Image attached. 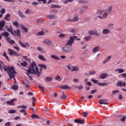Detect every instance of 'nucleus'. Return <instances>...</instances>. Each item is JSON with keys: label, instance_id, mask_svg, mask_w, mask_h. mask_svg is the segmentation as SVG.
Masks as SVG:
<instances>
[{"label": "nucleus", "instance_id": "f257e3e1", "mask_svg": "<svg viewBox=\"0 0 126 126\" xmlns=\"http://www.w3.org/2000/svg\"><path fill=\"white\" fill-rule=\"evenodd\" d=\"M2 68L4 71L7 72L8 76L12 79L14 78V80H15V74H16V71L14 70V68L13 66H6L4 65L3 62H0V69H1V71H2Z\"/></svg>", "mask_w": 126, "mask_h": 126}, {"label": "nucleus", "instance_id": "a211bd4d", "mask_svg": "<svg viewBox=\"0 0 126 126\" xmlns=\"http://www.w3.org/2000/svg\"><path fill=\"white\" fill-rule=\"evenodd\" d=\"M107 76H108V74L107 73H104L100 74L99 77L101 79H105Z\"/></svg>", "mask_w": 126, "mask_h": 126}, {"label": "nucleus", "instance_id": "0eeeda50", "mask_svg": "<svg viewBox=\"0 0 126 126\" xmlns=\"http://www.w3.org/2000/svg\"><path fill=\"white\" fill-rule=\"evenodd\" d=\"M62 50L63 52L67 53L68 52H71V51H72V48L68 46H64L63 47Z\"/></svg>", "mask_w": 126, "mask_h": 126}, {"label": "nucleus", "instance_id": "13d9d810", "mask_svg": "<svg viewBox=\"0 0 126 126\" xmlns=\"http://www.w3.org/2000/svg\"><path fill=\"white\" fill-rule=\"evenodd\" d=\"M120 92V91L119 90H114L112 92V94H115L116 93H119Z\"/></svg>", "mask_w": 126, "mask_h": 126}, {"label": "nucleus", "instance_id": "f03ea898", "mask_svg": "<svg viewBox=\"0 0 126 126\" xmlns=\"http://www.w3.org/2000/svg\"><path fill=\"white\" fill-rule=\"evenodd\" d=\"M113 10V6L110 5L106 9L98 10L96 13V15L99 19H106L108 17L109 14L112 12Z\"/></svg>", "mask_w": 126, "mask_h": 126}, {"label": "nucleus", "instance_id": "4d7b16f0", "mask_svg": "<svg viewBox=\"0 0 126 126\" xmlns=\"http://www.w3.org/2000/svg\"><path fill=\"white\" fill-rule=\"evenodd\" d=\"M36 49L37 51H39L40 52H42V51H43V49L39 46L36 47Z\"/></svg>", "mask_w": 126, "mask_h": 126}, {"label": "nucleus", "instance_id": "e433bc0d", "mask_svg": "<svg viewBox=\"0 0 126 126\" xmlns=\"http://www.w3.org/2000/svg\"><path fill=\"white\" fill-rule=\"evenodd\" d=\"M78 21V16L76 15L73 19V22H77Z\"/></svg>", "mask_w": 126, "mask_h": 126}, {"label": "nucleus", "instance_id": "a19ab883", "mask_svg": "<svg viewBox=\"0 0 126 126\" xmlns=\"http://www.w3.org/2000/svg\"><path fill=\"white\" fill-rule=\"evenodd\" d=\"M32 106L34 107L36 105V98L32 97Z\"/></svg>", "mask_w": 126, "mask_h": 126}, {"label": "nucleus", "instance_id": "72a5a7b5", "mask_svg": "<svg viewBox=\"0 0 126 126\" xmlns=\"http://www.w3.org/2000/svg\"><path fill=\"white\" fill-rule=\"evenodd\" d=\"M12 24L14 26H15V27H18L19 26V23H18V22H17V21L13 22Z\"/></svg>", "mask_w": 126, "mask_h": 126}, {"label": "nucleus", "instance_id": "6ab92c4d", "mask_svg": "<svg viewBox=\"0 0 126 126\" xmlns=\"http://www.w3.org/2000/svg\"><path fill=\"white\" fill-rule=\"evenodd\" d=\"M18 14L19 16H20V17H21V18H26V16L23 14L21 11H18Z\"/></svg>", "mask_w": 126, "mask_h": 126}, {"label": "nucleus", "instance_id": "09e8293b", "mask_svg": "<svg viewBox=\"0 0 126 126\" xmlns=\"http://www.w3.org/2000/svg\"><path fill=\"white\" fill-rule=\"evenodd\" d=\"M114 24H109L108 25V28H109V29H111L113 28V27H114Z\"/></svg>", "mask_w": 126, "mask_h": 126}, {"label": "nucleus", "instance_id": "aec40b11", "mask_svg": "<svg viewBox=\"0 0 126 126\" xmlns=\"http://www.w3.org/2000/svg\"><path fill=\"white\" fill-rule=\"evenodd\" d=\"M9 17H10V14L8 13L5 15L4 20H5L6 21H10V20L8 19Z\"/></svg>", "mask_w": 126, "mask_h": 126}, {"label": "nucleus", "instance_id": "c9c22d12", "mask_svg": "<svg viewBox=\"0 0 126 126\" xmlns=\"http://www.w3.org/2000/svg\"><path fill=\"white\" fill-rule=\"evenodd\" d=\"M27 62L26 61H24L23 63H21V65H22V66H27Z\"/></svg>", "mask_w": 126, "mask_h": 126}, {"label": "nucleus", "instance_id": "4be33fe9", "mask_svg": "<svg viewBox=\"0 0 126 126\" xmlns=\"http://www.w3.org/2000/svg\"><path fill=\"white\" fill-rule=\"evenodd\" d=\"M44 43L46 44L47 45H52V41L51 40H49L48 39H45L44 41Z\"/></svg>", "mask_w": 126, "mask_h": 126}, {"label": "nucleus", "instance_id": "7ed1b4c3", "mask_svg": "<svg viewBox=\"0 0 126 126\" xmlns=\"http://www.w3.org/2000/svg\"><path fill=\"white\" fill-rule=\"evenodd\" d=\"M27 71L28 72V73H27V75L32 73V74H36L39 77L41 74V72H39V69L36 64V62L34 61H32V62L31 63V66L29 67V69L27 70Z\"/></svg>", "mask_w": 126, "mask_h": 126}, {"label": "nucleus", "instance_id": "dca6fc26", "mask_svg": "<svg viewBox=\"0 0 126 126\" xmlns=\"http://www.w3.org/2000/svg\"><path fill=\"white\" fill-rule=\"evenodd\" d=\"M60 88H61V89H63L64 90H65L66 89H71V88H70V87H69L67 85H62L60 87Z\"/></svg>", "mask_w": 126, "mask_h": 126}, {"label": "nucleus", "instance_id": "6e6d98bb", "mask_svg": "<svg viewBox=\"0 0 126 126\" xmlns=\"http://www.w3.org/2000/svg\"><path fill=\"white\" fill-rule=\"evenodd\" d=\"M14 49H15V50L17 52H19L20 51L19 47H18V46H14Z\"/></svg>", "mask_w": 126, "mask_h": 126}, {"label": "nucleus", "instance_id": "473e14b6", "mask_svg": "<svg viewBox=\"0 0 126 126\" xmlns=\"http://www.w3.org/2000/svg\"><path fill=\"white\" fill-rule=\"evenodd\" d=\"M99 86H108V84L106 83H98Z\"/></svg>", "mask_w": 126, "mask_h": 126}, {"label": "nucleus", "instance_id": "393cba45", "mask_svg": "<svg viewBox=\"0 0 126 126\" xmlns=\"http://www.w3.org/2000/svg\"><path fill=\"white\" fill-rule=\"evenodd\" d=\"M50 57L51 58V59H54V60H61V58H60V57L54 55H51L50 56Z\"/></svg>", "mask_w": 126, "mask_h": 126}, {"label": "nucleus", "instance_id": "ddd939ff", "mask_svg": "<svg viewBox=\"0 0 126 126\" xmlns=\"http://www.w3.org/2000/svg\"><path fill=\"white\" fill-rule=\"evenodd\" d=\"M48 19H56L57 18V16L55 15H48L46 16Z\"/></svg>", "mask_w": 126, "mask_h": 126}, {"label": "nucleus", "instance_id": "37998d69", "mask_svg": "<svg viewBox=\"0 0 126 126\" xmlns=\"http://www.w3.org/2000/svg\"><path fill=\"white\" fill-rule=\"evenodd\" d=\"M8 113L9 114H14V113H16V110L13 109V110H10Z\"/></svg>", "mask_w": 126, "mask_h": 126}, {"label": "nucleus", "instance_id": "2eb2a0df", "mask_svg": "<svg viewBox=\"0 0 126 126\" xmlns=\"http://www.w3.org/2000/svg\"><path fill=\"white\" fill-rule=\"evenodd\" d=\"M14 101H16V99L15 98H13L12 100H11L10 101H7V104L8 105H9V106H14L15 104H14V103H13V102H14Z\"/></svg>", "mask_w": 126, "mask_h": 126}, {"label": "nucleus", "instance_id": "052dcab7", "mask_svg": "<svg viewBox=\"0 0 126 126\" xmlns=\"http://www.w3.org/2000/svg\"><path fill=\"white\" fill-rule=\"evenodd\" d=\"M111 59H112V56H108V57H107L105 59V60H106L107 62H108V61H110V60H111Z\"/></svg>", "mask_w": 126, "mask_h": 126}, {"label": "nucleus", "instance_id": "6e6552de", "mask_svg": "<svg viewBox=\"0 0 126 126\" xmlns=\"http://www.w3.org/2000/svg\"><path fill=\"white\" fill-rule=\"evenodd\" d=\"M19 44L22 47V48H27V47H30V44H29L28 42L25 43V45L24 44L22 43V42H21L20 40H19Z\"/></svg>", "mask_w": 126, "mask_h": 126}, {"label": "nucleus", "instance_id": "c85d7f7f", "mask_svg": "<svg viewBox=\"0 0 126 126\" xmlns=\"http://www.w3.org/2000/svg\"><path fill=\"white\" fill-rule=\"evenodd\" d=\"M11 89L13 90H17V89H18V86L16 85H13L12 86H11Z\"/></svg>", "mask_w": 126, "mask_h": 126}, {"label": "nucleus", "instance_id": "ea45409f", "mask_svg": "<svg viewBox=\"0 0 126 126\" xmlns=\"http://www.w3.org/2000/svg\"><path fill=\"white\" fill-rule=\"evenodd\" d=\"M73 1V0H65L63 1L64 4H66L68 3V2H72Z\"/></svg>", "mask_w": 126, "mask_h": 126}, {"label": "nucleus", "instance_id": "4c0bfd02", "mask_svg": "<svg viewBox=\"0 0 126 126\" xmlns=\"http://www.w3.org/2000/svg\"><path fill=\"white\" fill-rule=\"evenodd\" d=\"M44 35H45V32H43V31L38 32L37 33V36H44Z\"/></svg>", "mask_w": 126, "mask_h": 126}, {"label": "nucleus", "instance_id": "1a4fd4ad", "mask_svg": "<svg viewBox=\"0 0 126 126\" xmlns=\"http://www.w3.org/2000/svg\"><path fill=\"white\" fill-rule=\"evenodd\" d=\"M102 34L103 35H109V34H111V30L108 29H104L102 31Z\"/></svg>", "mask_w": 126, "mask_h": 126}, {"label": "nucleus", "instance_id": "de8ad7c7", "mask_svg": "<svg viewBox=\"0 0 126 126\" xmlns=\"http://www.w3.org/2000/svg\"><path fill=\"white\" fill-rule=\"evenodd\" d=\"M25 13L26 14H30V13H31V10H30L29 9H27L26 11L25 12Z\"/></svg>", "mask_w": 126, "mask_h": 126}, {"label": "nucleus", "instance_id": "603ef678", "mask_svg": "<svg viewBox=\"0 0 126 126\" xmlns=\"http://www.w3.org/2000/svg\"><path fill=\"white\" fill-rule=\"evenodd\" d=\"M91 81L92 82H93V83H94V84H97V83H98V80H96V79H91Z\"/></svg>", "mask_w": 126, "mask_h": 126}, {"label": "nucleus", "instance_id": "3c124183", "mask_svg": "<svg viewBox=\"0 0 126 126\" xmlns=\"http://www.w3.org/2000/svg\"><path fill=\"white\" fill-rule=\"evenodd\" d=\"M18 108H19L20 109H27V106L22 105L18 106Z\"/></svg>", "mask_w": 126, "mask_h": 126}, {"label": "nucleus", "instance_id": "5fc2aeb1", "mask_svg": "<svg viewBox=\"0 0 126 126\" xmlns=\"http://www.w3.org/2000/svg\"><path fill=\"white\" fill-rule=\"evenodd\" d=\"M23 58L26 60V61H28V62H30V59H28V57L27 56H23Z\"/></svg>", "mask_w": 126, "mask_h": 126}, {"label": "nucleus", "instance_id": "2f4dec72", "mask_svg": "<svg viewBox=\"0 0 126 126\" xmlns=\"http://www.w3.org/2000/svg\"><path fill=\"white\" fill-rule=\"evenodd\" d=\"M31 118L32 119H40V117L36 114H32L31 115Z\"/></svg>", "mask_w": 126, "mask_h": 126}, {"label": "nucleus", "instance_id": "79ce46f5", "mask_svg": "<svg viewBox=\"0 0 126 126\" xmlns=\"http://www.w3.org/2000/svg\"><path fill=\"white\" fill-rule=\"evenodd\" d=\"M66 35L63 33H61L59 35V38H64V37H66Z\"/></svg>", "mask_w": 126, "mask_h": 126}, {"label": "nucleus", "instance_id": "423d86ee", "mask_svg": "<svg viewBox=\"0 0 126 126\" xmlns=\"http://www.w3.org/2000/svg\"><path fill=\"white\" fill-rule=\"evenodd\" d=\"M12 35L14 36V37L17 36V37L20 38L21 37V32H20V30H14L13 31V32H12Z\"/></svg>", "mask_w": 126, "mask_h": 126}, {"label": "nucleus", "instance_id": "cd10ccee", "mask_svg": "<svg viewBox=\"0 0 126 126\" xmlns=\"http://www.w3.org/2000/svg\"><path fill=\"white\" fill-rule=\"evenodd\" d=\"M60 98L62 100L63 99H66V95L64 94V92H62V95L60 96Z\"/></svg>", "mask_w": 126, "mask_h": 126}, {"label": "nucleus", "instance_id": "338daca9", "mask_svg": "<svg viewBox=\"0 0 126 126\" xmlns=\"http://www.w3.org/2000/svg\"><path fill=\"white\" fill-rule=\"evenodd\" d=\"M97 92V90H93L91 92V94H94V93H96Z\"/></svg>", "mask_w": 126, "mask_h": 126}, {"label": "nucleus", "instance_id": "f704fd0d", "mask_svg": "<svg viewBox=\"0 0 126 126\" xmlns=\"http://www.w3.org/2000/svg\"><path fill=\"white\" fill-rule=\"evenodd\" d=\"M116 85L118 87H122V86H123V82L122 81L118 82Z\"/></svg>", "mask_w": 126, "mask_h": 126}, {"label": "nucleus", "instance_id": "c03bdc74", "mask_svg": "<svg viewBox=\"0 0 126 126\" xmlns=\"http://www.w3.org/2000/svg\"><path fill=\"white\" fill-rule=\"evenodd\" d=\"M78 2H79V3H88V1H86L85 0H79L78 1Z\"/></svg>", "mask_w": 126, "mask_h": 126}, {"label": "nucleus", "instance_id": "20e7f679", "mask_svg": "<svg viewBox=\"0 0 126 126\" xmlns=\"http://www.w3.org/2000/svg\"><path fill=\"white\" fill-rule=\"evenodd\" d=\"M76 38H77V36L75 35L70 36L69 39L68 40L67 43L65 44V46H69L70 47H71L73 43H74V39H76Z\"/></svg>", "mask_w": 126, "mask_h": 126}, {"label": "nucleus", "instance_id": "774afa93", "mask_svg": "<svg viewBox=\"0 0 126 126\" xmlns=\"http://www.w3.org/2000/svg\"><path fill=\"white\" fill-rule=\"evenodd\" d=\"M121 76H122V77H126V73H124L121 74Z\"/></svg>", "mask_w": 126, "mask_h": 126}, {"label": "nucleus", "instance_id": "4468645a", "mask_svg": "<svg viewBox=\"0 0 126 126\" xmlns=\"http://www.w3.org/2000/svg\"><path fill=\"white\" fill-rule=\"evenodd\" d=\"M6 40L8 43H9V44H11V45H13V44H15V41L12 39L11 40L10 38L9 37H6Z\"/></svg>", "mask_w": 126, "mask_h": 126}, {"label": "nucleus", "instance_id": "bb28decb", "mask_svg": "<svg viewBox=\"0 0 126 126\" xmlns=\"http://www.w3.org/2000/svg\"><path fill=\"white\" fill-rule=\"evenodd\" d=\"M38 59L40 60V61H42L43 62H46L47 61L45 58H44V56L42 55H39L38 56Z\"/></svg>", "mask_w": 126, "mask_h": 126}, {"label": "nucleus", "instance_id": "e2e57ef3", "mask_svg": "<svg viewBox=\"0 0 126 126\" xmlns=\"http://www.w3.org/2000/svg\"><path fill=\"white\" fill-rule=\"evenodd\" d=\"M78 89L79 90H81V89H83V86L81 85L80 86H78Z\"/></svg>", "mask_w": 126, "mask_h": 126}, {"label": "nucleus", "instance_id": "a18cd8bd", "mask_svg": "<svg viewBox=\"0 0 126 126\" xmlns=\"http://www.w3.org/2000/svg\"><path fill=\"white\" fill-rule=\"evenodd\" d=\"M84 39L86 41H89L90 39H91V36L88 35L84 37Z\"/></svg>", "mask_w": 126, "mask_h": 126}, {"label": "nucleus", "instance_id": "f8f14e48", "mask_svg": "<svg viewBox=\"0 0 126 126\" xmlns=\"http://www.w3.org/2000/svg\"><path fill=\"white\" fill-rule=\"evenodd\" d=\"M108 102V100L107 99H100L99 101V103L100 104V105H108V102Z\"/></svg>", "mask_w": 126, "mask_h": 126}, {"label": "nucleus", "instance_id": "9d476101", "mask_svg": "<svg viewBox=\"0 0 126 126\" xmlns=\"http://www.w3.org/2000/svg\"><path fill=\"white\" fill-rule=\"evenodd\" d=\"M88 33L90 35H95L96 36H98L99 35L96 30L89 31Z\"/></svg>", "mask_w": 126, "mask_h": 126}, {"label": "nucleus", "instance_id": "9b49d317", "mask_svg": "<svg viewBox=\"0 0 126 126\" xmlns=\"http://www.w3.org/2000/svg\"><path fill=\"white\" fill-rule=\"evenodd\" d=\"M5 25V21L2 20L1 21H0V31H1V30L3 29V27H4Z\"/></svg>", "mask_w": 126, "mask_h": 126}, {"label": "nucleus", "instance_id": "412c9836", "mask_svg": "<svg viewBox=\"0 0 126 126\" xmlns=\"http://www.w3.org/2000/svg\"><path fill=\"white\" fill-rule=\"evenodd\" d=\"M79 70V68L77 67V66H72L71 71H78Z\"/></svg>", "mask_w": 126, "mask_h": 126}, {"label": "nucleus", "instance_id": "bf43d9fd", "mask_svg": "<svg viewBox=\"0 0 126 126\" xmlns=\"http://www.w3.org/2000/svg\"><path fill=\"white\" fill-rule=\"evenodd\" d=\"M38 87L42 90L43 92H44V87H43L42 86H40V85H38Z\"/></svg>", "mask_w": 126, "mask_h": 126}, {"label": "nucleus", "instance_id": "58836bf2", "mask_svg": "<svg viewBox=\"0 0 126 126\" xmlns=\"http://www.w3.org/2000/svg\"><path fill=\"white\" fill-rule=\"evenodd\" d=\"M55 80H56V81L60 82L62 80V78H61L60 76H56L55 77Z\"/></svg>", "mask_w": 126, "mask_h": 126}, {"label": "nucleus", "instance_id": "69168bd1", "mask_svg": "<svg viewBox=\"0 0 126 126\" xmlns=\"http://www.w3.org/2000/svg\"><path fill=\"white\" fill-rule=\"evenodd\" d=\"M87 85H88V86H92V84L91 82H87Z\"/></svg>", "mask_w": 126, "mask_h": 126}, {"label": "nucleus", "instance_id": "a878e982", "mask_svg": "<svg viewBox=\"0 0 126 126\" xmlns=\"http://www.w3.org/2000/svg\"><path fill=\"white\" fill-rule=\"evenodd\" d=\"M1 35L4 37H7L9 36V33L7 32H5L1 33Z\"/></svg>", "mask_w": 126, "mask_h": 126}, {"label": "nucleus", "instance_id": "5701e85b", "mask_svg": "<svg viewBox=\"0 0 126 126\" xmlns=\"http://www.w3.org/2000/svg\"><path fill=\"white\" fill-rule=\"evenodd\" d=\"M115 71L117 72L118 71L119 73H123L124 72H125V69H123V68H118V69H116Z\"/></svg>", "mask_w": 126, "mask_h": 126}, {"label": "nucleus", "instance_id": "49530a36", "mask_svg": "<svg viewBox=\"0 0 126 126\" xmlns=\"http://www.w3.org/2000/svg\"><path fill=\"white\" fill-rule=\"evenodd\" d=\"M89 74H90V75H92L93 74H96V71H90Z\"/></svg>", "mask_w": 126, "mask_h": 126}, {"label": "nucleus", "instance_id": "864d4df0", "mask_svg": "<svg viewBox=\"0 0 126 126\" xmlns=\"http://www.w3.org/2000/svg\"><path fill=\"white\" fill-rule=\"evenodd\" d=\"M83 116L84 117H85V118H86V117H87V116H88V113L86 112H85L83 113Z\"/></svg>", "mask_w": 126, "mask_h": 126}, {"label": "nucleus", "instance_id": "7c9ffc66", "mask_svg": "<svg viewBox=\"0 0 126 126\" xmlns=\"http://www.w3.org/2000/svg\"><path fill=\"white\" fill-rule=\"evenodd\" d=\"M7 31L10 32L11 34H12V32H13V31L12 30V26H10V28L7 29Z\"/></svg>", "mask_w": 126, "mask_h": 126}, {"label": "nucleus", "instance_id": "c756f323", "mask_svg": "<svg viewBox=\"0 0 126 126\" xmlns=\"http://www.w3.org/2000/svg\"><path fill=\"white\" fill-rule=\"evenodd\" d=\"M21 27H22V29L25 32H26L27 33L28 32V29L26 27L23 26V25H20Z\"/></svg>", "mask_w": 126, "mask_h": 126}, {"label": "nucleus", "instance_id": "39448f33", "mask_svg": "<svg viewBox=\"0 0 126 126\" xmlns=\"http://www.w3.org/2000/svg\"><path fill=\"white\" fill-rule=\"evenodd\" d=\"M8 52L10 56H14V57H20L21 56L20 54H18L16 51L9 48L8 49Z\"/></svg>", "mask_w": 126, "mask_h": 126}, {"label": "nucleus", "instance_id": "8fccbe9b", "mask_svg": "<svg viewBox=\"0 0 126 126\" xmlns=\"http://www.w3.org/2000/svg\"><path fill=\"white\" fill-rule=\"evenodd\" d=\"M40 67L42 68H44V69H47V66L44 64H42L40 65Z\"/></svg>", "mask_w": 126, "mask_h": 126}, {"label": "nucleus", "instance_id": "680f3d73", "mask_svg": "<svg viewBox=\"0 0 126 126\" xmlns=\"http://www.w3.org/2000/svg\"><path fill=\"white\" fill-rule=\"evenodd\" d=\"M10 125H11L10 122H7V123H6L4 124V126H10Z\"/></svg>", "mask_w": 126, "mask_h": 126}, {"label": "nucleus", "instance_id": "b1692460", "mask_svg": "<svg viewBox=\"0 0 126 126\" xmlns=\"http://www.w3.org/2000/svg\"><path fill=\"white\" fill-rule=\"evenodd\" d=\"M45 80L47 82H51L53 80V78L52 77H45Z\"/></svg>", "mask_w": 126, "mask_h": 126}, {"label": "nucleus", "instance_id": "0e129e2a", "mask_svg": "<svg viewBox=\"0 0 126 126\" xmlns=\"http://www.w3.org/2000/svg\"><path fill=\"white\" fill-rule=\"evenodd\" d=\"M79 12L81 14H83L84 12V9H82L80 10Z\"/></svg>", "mask_w": 126, "mask_h": 126}, {"label": "nucleus", "instance_id": "f3484780", "mask_svg": "<svg viewBox=\"0 0 126 126\" xmlns=\"http://www.w3.org/2000/svg\"><path fill=\"white\" fill-rule=\"evenodd\" d=\"M100 51V46H96L93 49V53H95Z\"/></svg>", "mask_w": 126, "mask_h": 126}]
</instances>
